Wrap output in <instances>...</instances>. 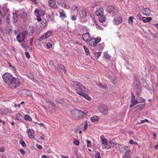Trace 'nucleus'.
I'll list each match as a JSON object with an SVG mask.
<instances>
[{
    "instance_id": "nucleus-1",
    "label": "nucleus",
    "mask_w": 158,
    "mask_h": 158,
    "mask_svg": "<svg viewBox=\"0 0 158 158\" xmlns=\"http://www.w3.org/2000/svg\"><path fill=\"white\" fill-rule=\"evenodd\" d=\"M71 84L78 94L81 96L85 93L87 92V89L80 82L74 81L72 82Z\"/></svg>"
},
{
    "instance_id": "nucleus-2",
    "label": "nucleus",
    "mask_w": 158,
    "mask_h": 158,
    "mask_svg": "<svg viewBox=\"0 0 158 158\" xmlns=\"http://www.w3.org/2000/svg\"><path fill=\"white\" fill-rule=\"evenodd\" d=\"M20 82L18 78L12 77L10 79V88L14 89L19 86Z\"/></svg>"
},
{
    "instance_id": "nucleus-3",
    "label": "nucleus",
    "mask_w": 158,
    "mask_h": 158,
    "mask_svg": "<svg viewBox=\"0 0 158 158\" xmlns=\"http://www.w3.org/2000/svg\"><path fill=\"white\" fill-rule=\"evenodd\" d=\"M46 104L48 106H46V108L49 110L52 113H53L55 111V107L53 104L52 102L47 101Z\"/></svg>"
},
{
    "instance_id": "nucleus-4",
    "label": "nucleus",
    "mask_w": 158,
    "mask_h": 158,
    "mask_svg": "<svg viewBox=\"0 0 158 158\" xmlns=\"http://www.w3.org/2000/svg\"><path fill=\"white\" fill-rule=\"evenodd\" d=\"M143 86L145 89L149 90V91L152 94L153 92V88L152 86H150L146 81L144 79H143Z\"/></svg>"
},
{
    "instance_id": "nucleus-5",
    "label": "nucleus",
    "mask_w": 158,
    "mask_h": 158,
    "mask_svg": "<svg viewBox=\"0 0 158 158\" xmlns=\"http://www.w3.org/2000/svg\"><path fill=\"white\" fill-rule=\"evenodd\" d=\"M4 81L7 84H9L10 81V74L9 73H6L3 74L2 76Z\"/></svg>"
},
{
    "instance_id": "nucleus-6",
    "label": "nucleus",
    "mask_w": 158,
    "mask_h": 158,
    "mask_svg": "<svg viewBox=\"0 0 158 158\" xmlns=\"http://www.w3.org/2000/svg\"><path fill=\"white\" fill-rule=\"evenodd\" d=\"M29 137L30 139H34L35 138L34 131L32 129H30L27 132Z\"/></svg>"
},
{
    "instance_id": "nucleus-7",
    "label": "nucleus",
    "mask_w": 158,
    "mask_h": 158,
    "mask_svg": "<svg viewBox=\"0 0 158 158\" xmlns=\"http://www.w3.org/2000/svg\"><path fill=\"white\" fill-rule=\"evenodd\" d=\"M19 15L21 19H25L27 17V13L26 11H22Z\"/></svg>"
},
{
    "instance_id": "nucleus-8",
    "label": "nucleus",
    "mask_w": 158,
    "mask_h": 158,
    "mask_svg": "<svg viewBox=\"0 0 158 158\" xmlns=\"http://www.w3.org/2000/svg\"><path fill=\"white\" fill-rule=\"evenodd\" d=\"M142 13L144 15L148 16L150 14V11L148 8H144L142 10Z\"/></svg>"
},
{
    "instance_id": "nucleus-9",
    "label": "nucleus",
    "mask_w": 158,
    "mask_h": 158,
    "mask_svg": "<svg viewBox=\"0 0 158 158\" xmlns=\"http://www.w3.org/2000/svg\"><path fill=\"white\" fill-rule=\"evenodd\" d=\"M99 110L101 112L103 113L107 111V107L105 105H102L99 107Z\"/></svg>"
},
{
    "instance_id": "nucleus-10",
    "label": "nucleus",
    "mask_w": 158,
    "mask_h": 158,
    "mask_svg": "<svg viewBox=\"0 0 158 158\" xmlns=\"http://www.w3.org/2000/svg\"><path fill=\"white\" fill-rule=\"evenodd\" d=\"M89 45L92 47H95L96 46V43L95 41L94 38H92L90 39L89 40Z\"/></svg>"
},
{
    "instance_id": "nucleus-11",
    "label": "nucleus",
    "mask_w": 158,
    "mask_h": 158,
    "mask_svg": "<svg viewBox=\"0 0 158 158\" xmlns=\"http://www.w3.org/2000/svg\"><path fill=\"white\" fill-rule=\"evenodd\" d=\"M82 37L83 40L85 41H87L88 39L90 37L89 34L88 33L84 34L82 35Z\"/></svg>"
},
{
    "instance_id": "nucleus-12",
    "label": "nucleus",
    "mask_w": 158,
    "mask_h": 158,
    "mask_svg": "<svg viewBox=\"0 0 158 158\" xmlns=\"http://www.w3.org/2000/svg\"><path fill=\"white\" fill-rule=\"evenodd\" d=\"M116 146V144L114 143L113 141H110L109 143H107V145L106 144L105 145V147L107 149L110 148L111 147H115Z\"/></svg>"
},
{
    "instance_id": "nucleus-13",
    "label": "nucleus",
    "mask_w": 158,
    "mask_h": 158,
    "mask_svg": "<svg viewBox=\"0 0 158 158\" xmlns=\"http://www.w3.org/2000/svg\"><path fill=\"white\" fill-rule=\"evenodd\" d=\"M131 152L130 150L129 149L127 151L123 156V158H131Z\"/></svg>"
},
{
    "instance_id": "nucleus-14",
    "label": "nucleus",
    "mask_w": 158,
    "mask_h": 158,
    "mask_svg": "<svg viewBox=\"0 0 158 158\" xmlns=\"http://www.w3.org/2000/svg\"><path fill=\"white\" fill-rule=\"evenodd\" d=\"M48 4L49 5L53 8H55L57 7V6L56 3V2L54 1L50 0L48 1Z\"/></svg>"
},
{
    "instance_id": "nucleus-15",
    "label": "nucleus",
    "mask_w": 158,
    "mask_h": 158,
    "mask_svg": "<svg viewBox=\"0 0 158 158\" xmlns=\"http://www.w3.org/2000/svg\"><path fill=\"white\" fill-rule=\"evenodd\" d=\"M16 11H15V13H13V16L12 17V19L13 20V23H15L17 22V21L18 20V17L17 15Z\"/></svg>"
},
{
    "instance_id": "nucleus-16",
    "label": "nucleus",
    "mask_w": 158,
    "mask_h": 158,
    "mask_svg": "<svg viewBox=\"0 0 158 158\" xmlns=\"http://www.w3.org/2000/svg\"><path fill=\"white\" fill-rule=\"evenodd\" d=\"M104 12V10L103 8H100L96 12L95 14L97 16H100L102 15V14Z\"/></svg>"
},
{
    "instance_id": "nucleus-17",
    "label": "nucleus",
    "mask_w": 158,
    "mask_h": 158,
    "mask_svg": "<svg viewBox=\"0 0 158 158\" xmlns=\"http://www.w3.org/2000/svg\"><path fill=\"white\" fill-rule=\"evenodd\" d=\"M114 21L116 24H119L121 23L122 21V19L121 17H118L114 19Z\"/></svg>"
},
{
    "instance_id": "nucleus-18",
    "label": "nucleus",
    "mask_w": 158,
    "mask_h": 158,
    "mask_svg": "<svg viewBox=\"0 0 158 158\" xmlns=\"http://www.w3.org/2000/svg\"><path fill=\"white\" fill-rule=\"evenodd\" d=\"M152 20V18L151 17H143L142 18V20L144 23L149 22Z\"/></svg>"
},
{
    "instance_id": "nucleus-19",
    "label": "nucleus",
    "mask_w": 158,
    "mask_h": 158,
    "mask_svg": "<svg viewBox=\"0 0 158 158\" xmlns=\"http://www.w3.org/2000/svg\"><path fill=\"white\" fill-rule=\"evenodd\" d=\"M27 33V31H25L19 34L21 35V39L22 40V41L25 39L26 35Z\"/></svg>"
},
{
    "instance_id": "nucleus-20",
    "label": "nucleus",
    "mask_w": 158,
    "mask_h": 158,
    "mask_svg": "<svg viewBox=\"0 0 158 158\" xmlns=\"http://www.w3.org/2000/svg\"><path fill=\"white\" fill-rule=\"evenodd\" d=\"M101 139L102 143L105 146L106 145H107V140L106 139L104 138V137L103 135H102L101 136Z\"/></svg>"
},
{
    "instance_id": "nucleus-21",
    "label": "nucleus",
    "mask_w": 158,
    "mask_h": 158,
    "mask_svg": "<svg viewBox=\"0 0 158 158\" xmlns=\"http://www.w3.org/2000/svg\"><path fill=\"white\" fill-rule=\"evenodd\" d=\"M28 40H25L21 43L22 46L24 48H26V50L27 48L28 47Z\"/></svg>"
},
{
    "instance_id": "nucleus-22",
    "label": "nucleus",
    "mask_w": 158,
    "mask_h": 158,
    "mask_svg": "<svg viewBox=\"0 0 158 158\" xmlns=\"http://www.w3.org/2000/svg\"><path fill=\"white\" fill-rule=\"evenodd\" d=\"M81 112V113H82V112L81 111H80L79 110H72L71 112V114L73 116H76V114H77L78 113Z\"/></svg>"
},
{
    "instance_id": "nucleus-23",
    "label": "nucleus",
    "mask_w": 158,
    "mask_h": 158,
    "mask_svg": "<svg viewBox=\"0 0 158 158\" xmlns=\"http://www.w3.org/2000/svg\"><path fill=\"white\" fill-rule=\"evenodd\" d=\"M114 9V7L112 6H110L107 8V11L108 13H110Z\"/></svg>"
},
{
    "instance_id": "nucleus-24",
    "label": "nucleus",
    "mask_w": 158,
    "mask_h": 158,
    "mask_svg": "<svg viewBox=\"0 0 158 158\" xmlns=\"http://www.w3.org/2000/svg\"><path fill=\"white\" fill-rule=\"evenodd\" d=\"M131 104L130 106V108H131L134 105L137 104L138 103V101L135 100H133V101H131Z\"/></svg>"
},
{
    "instance_id": "nucleus-25",
    "label": "nucleus",
    "mask_w": 158,
    "mask_h": 158,
    "mask_svg": "<svg viewBox=\"0 0 158 158\" xmlns=\"http://www.w3.org/2000/svg\"><path fill=\"white\" fill-rule=\"evenodd\" d=\"M98 117L97 116H94L93 117H91L90 118V119L91 121L93 122H96L98 120Z\"/></svg>"
},
{
    "instance_id": "nucleus-26",
    "label": "nucleus",
    "mask_w": 158,
    "mask_h": 158,
    "mask_svg": "<svg viewBox=\"0 0 158 158\" xmlns=\"http://www.w3.org/2000/svg\"><path fill=\"white\" fill-rule=\"evenodd\" d=\"M46 21L45 19H43L41 23H40V27H45L46 25Z\"/></svg>"
},
{
    "instance_id": "nucleus-27",
    "label": "nucleus",
    "mask_w": 158,
    "mask_h": 158,
    "mask_svg": "<svg viewBox=\"0 0 158 158\" xmlns=\"http://www.w3.org/2000/svg\"><path fill=\"white\" fill-rule=\"evenodd\" d=\"M100 17L99 18L100 22H102L105 21V17L103 15H100Z\"/></svg>"
},
{
    "instance_id": "nucleus-28",
    "label": "nucleus",
    "mask_w": 158,
    "mask_h": 158,
    "mask_svg": "<svg viewBox=\"0 0 158 158\" xmlns=\"http://www.w3.org/2000/svg\"><path fill=\"white\" fill-rule=\"evenodd\" d=\"M86 93H87V92H86V93H85L81 96H83L85 99H86L88 100H89L91 99V97L90 96H89L88 95L86 94Z\"/></svg>"
},
{
    "instance_id": "nucleus-29",
    "label": "nucleus",
    "mask_w": 158,
    "mask_h": 158,
    "mask_svg": "<svg viewBox=\"0 0 158 158\" xmlns=\"http://www.w3.org/2000/svg\"><path fill=\"white\" fill-rule=\"evenodd\" d=\"M23 117L22 115L19 114H17L16 115V119L19 121H21Z\"/></svg>"
},
{
    "instance_id": "nucleus-30",
    "label": "nucleus",
    "mask_w": 158,
    "mask_h": 158,
    "mask_svg": "<svg viewBox=\"0 0 158 158\" xmlns=\"http://www.w3.org/2000/svg\"><path fill=\"white\" fill-rule=\"evenodd\" d=\"M81 14L83 18H85L87 15L86 11L84 9L82 10L81 11Z\"/></svg>"
},
{
    "instance_id": "nucleus-31",
    "label": "nucleus",
    "mask_w": 158,
    "mask_h": 158,
    "mask_svg": "<svg viewBox=\"0 0 158 158\" xmlns=\"http://www.w3.org/2000/svg\"><path fill=\"white\" fill-rule=\"evenodd\" d=\"M97 85L101 89H107V87L105 85H102L100 84H97Z\"/></svg>"
},
{
    "instance_id": "nucleus-32",
    "label": "nucleus",
    "mask_w": 158,
    "mask_h": 158,
    "mask_svg": "<svg viewBox=\"0 0 158 158\" xmlns=\"http://www.w3.org/2000/svg\"><path fill=\"white\" fill-rule=\"evenodd\" d=\"M60 18L63 17L64 18H66V15L65 14L64 12L63 11L62 12H61L60 14Z\"/></svg>"
},
{
    "instance_id": "nucleus-33",
    "label": "nucleus",
    "mask_w": 158,
    "mask_h": 158,
    "mask_svg": "<svg viewBox=\"0 0 158 158\" xmlns=\"http://www.w3.org/2000/svg\"><path fill=\"white\" fill-rule=\"evenodd\" d=\"M24 118L25 120L27 121H30L31 119V117L28 115H25Z\"/></svg>"
},
{
    "instance_id": "nucleus-34",
    "label": "nucleus",
    "mask_w": 158,
    "mask_h": 158,
    "mask_svg": "<svg viewBox=\"0 0 158 158\" xmlns=\"http://www.w3.org/2000/svg\"><path fill=\"white\" fill-rule=\"evenodd\" d=\"M134 85H137V86L139 84V81L138 78H135V81H134Z\"/></svg>"
},
{
    "instance_id": "nucleus-35",
    "label": "nucleus",
    "mask_w": 158,
    "mask_h": 158,
    "mask_svg": "<svg viewBox=\"0 0 158 158\" xmlns=\"http://www.w3.org/2000/svg\"><path fill=\"white\" fill-rule=\"evenodd\" d=\"M84 48L86 54L87 55H89V52L88 49L85 46H84Z\"/></svg>"
},
{
    "instance_id": "nucleus-36",
    "label": "nucleus",
    "mask_w": 158,
    "mask_h": 158,
    "mask_svg": "<svg viewBox=\"0 0 158 158\" xmlns=\"http://www.w3.org/2000/svg\"><path fill=\"white\" fill-rule=\"evenodd\" d=\"M16 39L19 42L22 41V40L21 39V35L19 34H18L16 37Z\"/></svg>"
},
{
    "instance_id": "nucleus-37",
    "label": "nucleus",
    "mask_w": 158,
    "mask_h": 158,
    "mask_svg": "<svg viewBox=\"0 0 158 158\" xmlns=\"http://www.w3.org/2000/svg\"><path fill=\"white\" fill-rule=\"evenodd\" d=\"M59 67L63 70L64 73H66V70L64 66L62 64H60L59 65Z\"/></svg>"
},
{
    "instance_id": "nucleus-38",
    "label": "nucleus",
    "mask_w": 158,
    "mask_h": 158,
    "mask_svg": "<svg viewBox=\"0 0 158 158\" xmlns=\"http://www.w3.org/2000/svg\"><path fill=\"white\" fill-rule=\"evenodd\" d=\"M73 143L77 145H78L79 144L80 142L77 140L76 139H74L73 140Z\"/></svg>"
},
{
    "instance_id": "nucleus-39",
    "label": "nucleus",
    "mask_w": 158,
    "mask_h": 158,
    "mask_svg": "<svg viewBox=\"0 0 158 158\" xmlns=\"http://www.w3.org/2000/svg\"><path fill=\"white\" fill-rule=\"evenodd\" d=\"M52 34L51 32L50 31H47L45 34V35L47 38H48Z\"/></svg>"
},
{
    "instance_id": "nucleus-40",
    "label": "nucleus",
    "mask_w": 158,
    "mask_h": 158,
    "mask_svg": "<svg viewBox=\"0 0 158 158\" xmlns=\"http://www.w3.org/2000/svg\"><path fill=\"white\" fill-rule=\"evenodd\" d=\"M39 10L38 9H36L35 10V15H36L37 17L39 16Z\"/></svg>"
},
{
    "instance_id": "nucleus-41",
    "label": "nucleus",
    "mask_w": 158,
    "mask_h": 158,
    "mask_svg": "<svg viewBox=\"0 0 158 158\" xmlns=\"http://www.w3.org/2000/svg\"><path fill=\"white\" fill-rule=\"evenodd\" d=\"M134 19L133 17H130L129 19V23H130L132 24L133 23V19Z\"/></svg>"
},
{
    "instance_id": "nucleus-42",
    "label": "nucleus",
    "mask_w": 158,
    "mask_h": 158,
    "mask_svg": "<svg viewBox=\"0 0 158 158\" xmlns=\"http://www.w3.org/2000/svg\"><path fill=\"white\" fill-rule=\"evenodd\" d=\"M94 40H95V42H96V43L97 44V43H99L100 42V41L101 40V39L100 37H98V38L96 39L94 38Z\"/></svg>"
},
{
    "instance_id": "nucleus-43",
    "label": "nucleus",
    "mask_w": 158,
    "mask_h": 158,
    "mask_svg": "<svg viewBox=\"0 0 158 158\" xmlns=\"http://www.w3.org/2000/svg\"><path fill=\"white\" fill-rule=\"evenodd\" d=\"M86 141L87 143V146L88 147H90L91 146V141L88 140H87Z\"/></svg>"
},
{
    "instance_id": "nucleus-44",
    "label": "nucleus",
    "mask_w": 158,
    "mask_h": 158,
    "mask_svg": "<svg viewBox=\"0 0 158 158\" xmlns=\"http://www.w3.org/2000/svg\"><path fill=\"white\" fill-rule=\"evenodd\" d=\"M95 157L96 158H101L100 155V153L98 152L97 153L95 154Z\"/></svg>"
},
{
    "instance_id": "nucleus-45",
    "label": "nucleus",
    "mask_w": 158,
    "mask_h": 158,
    "mask_svg": "<svg viewBox=\"0 0 158 158\" xmlns=\"http://www.w3.org/2000/svg\"><path fill=\"white\" fill-rule=\"evenodd\" d=\"M20 143L21 144V145H22V146H23V147H25L26 146V145L23 141L21 140L20 142Z\"/></svg>"
},
{
    "instance_id": "nucleus-46",
    "label": "nucleus",
    "mask_w": 158,
    "mask_h": 158,
    "mask_svg": "<svg viewBox=\"0 0 158 158\" xmlns=\"http://www.w3.org/2000/svg\"><path fill=\"white\" fill-rule=\"evenodd\" d=\"M136 17L138 19L141 20L142 18V16L140 14H139L137 15Z\"/></svg>"
},
{
    "instance_id": "nucleus-47",
    "label": "nucleus",
    "mask_w": 158,
    "mask_h": 158,
    "mask_svg": "<svg viewBox=\"0 0 158 158\" xmlns=\"http://www.w3.org/2000/svg\"><path fill=\"white\" fill-rule=\"evenodd\" d=\"M87 127H88V124H87V121H85V124L84 125V130H86L87 128Z\"/></svg>"
},
{
    "instance_id": "nucleus-48",
    "label": "nucleus",
    "mask_w": 158,
    "mask_h": 158,
    "mask_svg": "<svg viewBox=\"0 0 158 158\" xmlns=\"http://www.w3.org/2000/svg\"><path fill=\"white\" fill-rule=\"evenodd\" d=\"M46 38H47L46 37V36H45L44 35L41 36L40 38L39 39V40L41 41L42 40H44Z\"/></svg>"
},
{
    "instance_id": "nucleus-49",
    "label": "nucleus",
    "mask_w": 158,
    "mask_h": 158,
    "mask_svg": "<svg viewBox=\"0 0 158 158\" xmlns=\"http://www.w3.org/2000/svg\"><path fill=\"white\" fill-rule=\"evenodd\" d=\"M25 55L27 59H29L30 58V56L29 53L28 52H25Z\"/></svg>"
},
{
    "instance_id": "nucleus-50",
    "label": "nucleus",
    "mask_w": 158,
    "mask_h": 158,
    "mask_svg": "<svg viewBox=\"0 0 158 158\" xmlns=\"http://www.w3.org/2000/svg\"><path fill=\"white\" fill-rule=\"evenodd\" d=\"M108 78L111 81L113 82L114 81V79L113 77H112L111 76H108Z\"/></svg>"
},
{
    "instance_id": "nucleus-51",
    "label": "nucleus",
    "mask_w": 158,
    "mask_h": 158,
    "mask_svg": "<svg viewBox=\"0 0 158 158\" xmlns=\"http://www.w3.org/2000/svg\"><path fill=\"white\" fill-rule=\"evenodd\" d=\"M148 121L147 119H145L144 120H141V122H139V124L143 123L145 122H148Z\"/></svg>"
},
{
    "instance_id": "nucleus-52",
    "label": "nucleus",
    "mask_w": 158,
    "mask_h": 158,
    "mask_svg": "<svg viewBox=\"0 0 158 158\" xmlns=\"http://www.w3.org/2000/svg\"><path fill=\"white\" fill-rule=\"evenodd\" d=\"M52 46V44L50 43H48L46 45V46L48 48H51Z\"/></svg>"
},
{
    "instance_id": "nucleus-53",
    "label": "nucleus",
    "mask_w": 158,
    "mask_h": 158,
    "mask_svg": "<svg viewBox=\"0 0 158 158\" xmlns=\"http://www.w3.org/2000/svg\"><path fill=\"white\" fill-rule=\"evenodd\" d=\"M5 148L4 147H0V152H3L5 151Z\"/></svg>"
},
{
    "instance_id": "nucleus-54",
    "label": "nucleus",
    "mask_w": 158,
    "mask_h": 158,
    "mask_svg": "<svg viewBox=\"0 0 158 158\" xmlns=\"http://www.w3.org/2000/svg\"><path fill=\"white\" fill-rule=\"evenodd\" d=\"M77 19V16L73 15L71 17V19L73 21H75Z\"/></svg>"
},
{
    "instance_id": "nucleus-55",
    "label": "nucleus",
    "mask_w": 158,
    "mask_h": 158,
    "mask_svg": "<svg viewBox=\"0 0 158 158\" xmlns=\"http://www.w3.org/2000/svg\"><path fill=\"white\" fill-rule=\"evenodd\" d=\"M104 57L107 59H109L110 57V56L107 53H105L104 55Z\"/></svg>"
},
{
    "instance_id": "nucleus-56",
    "label": "nucleus",
    "mask_w": 158,
    "mask_h": 158,
    "mask_svg": "<svg viewBox=\"0 0 158 158\" xmlns=\"http://www.w3.org/2000/svg\"><path fill=\"white\" fill-rule=\"evenodd\" d=\"M63 7L66 9H69V6L68 4H64Z\"/></svg>"
},
{
    "instance_id": "nucleus-57",
    "label": "nucleus",
    "mask_w": 158,
    "mask_h": 158,
    "mask_svg": "<svg viewBox=\"0 0 158 158\" xmlns=\"http://www.w3.org/2000/svg\"><path fill=\"white\" fill-rule=\"evenodd\" d=\"M30 28H31V34H32L33 33L34 31V28L32 27H30Z\"/></svg>"
},
{
    "instance_id": "nucleus-58",
    "label": "nucleus",
    "mask_w": 158,
    "mask_h": 158,
    "mask_svg": "<svg viewBox=\"0 0 158 158\" xmlns=\"http://www.w3.org/2000/svg\"><path fill=\"white\" fill-rule=\"evenodd\" d=\"M155 38H158V33H154L153 34Z\"/></svg>"
},
{
    "instance_id": "nucleus-59",
    "label": "nucleus",
    "mask_w": 158,
    "mask_h": 158,
    "mask_svg": "<svg viewBox=\"0 0 158 158\" xmlns=\"http://www.w3.org/2000/svg\"><path fill=\"white\" fill-rule=\"evenodd\" d=\"M6 21L7 23H9L10 20H9V18L8 15L6 17Z\"/></svg>"
},
{
    "instance_id": "nucleus-60",
    "label": "nucleus",
    "mask_w": 158,
    "mask_h": 158,
    "mask_svg": "<svg viewBox=\"0 0 158 158\" xmlns=\"http://www.w3.org/2000/svg\"><path fill=\"white\" fill-rule=\"evenodd\" d=\"M20 151L22 154H24L25 153L24 151L22 149H20Z\"/></svg>"
},
{
    "instance_id": "nucleus-61",
    "label": "nucleus",
    "mask_w": 158,
    "mask_h": 158,
    "mask_svg": "<svg viewBox=\"0 0 158 158\" xmlns=\"http://www.w3.org/2000/svg\"><path fill=\"white\" fill-rule=\"evenodd\" d=\"M135 96L134 94H132V98L131 101H133V100H135Z\"/></svg>"
},
{
    "instance_id": "nucleus-62",
    "label": "nucleus",
    "mask_w": 158,
    "mask_h": 158,
    "mask_svg": "<svg viewBox=\"0 0 158 158\" xmlns=\"http://www.w3.org/2000/svg\"><path fill=\"white\" fill-rule=\"evenodd\" d=\"M11 68V69L15 71L16 68L14 66H12L11 64H10V68Z\"/></svg>"
},
{
    "instance_id": "nucleus-63",
    "label": "nucleus",
    "mask_w": 158,
    "mask_h": 158,
    "mask_svg": "<svg viewBox=\"0 0 158 158\" xmlns=\"http://www.w3.org/2000/svg\"><path fill=\"white\" fill-rule=\"evenodd\" d=\"M128 148V147L126 146H124L123 147H122V148L124 150H125L127 149Z\"/></svg>"
},
{
    "instance_id": "nucleus-64",
    "label": "nucleus",
    "mask_w": 158,
    "mask_h": 158,
    "mask_svg": "<svg viewBox=\"0 0 158 158\" xmlns=\"http://www.w3.org/2000/svg\"><path fill=\"white\" fill-rule=\"evenodd\" d=\"M37 20L38 22H40L42 21L41 19L39 17H37Z\"/></svg>"
}]
</instances>
